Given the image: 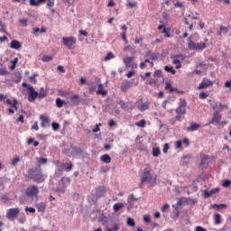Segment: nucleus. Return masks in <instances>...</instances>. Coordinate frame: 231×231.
<instances>
[{"instance_id":"obj_1","label":"nucleus","mask_w":231,"mask_h":231,"mask_svg":"<svg viewBox=\"0 0 231 231\" xmlns=\"http://www.w3.org/2000/svg\"><path fill=\"white\" fill-rule=\"evenodd\" d=\"M141 182L139 183V189H143V184L148 182L150 187H154L156 185V175L152 177L151 173V167L149 165L143 169V172L140 175Z\"/></svg>"},{"instance_id":"obj_2","label":"nucleus","mask_w":231,"mask_h":231,"mask_svg":"<svg viewBox=\"0 0 231 231\" xmlns=\"http://www.w3.org/2000/svg\"><path fill=\"white\" fill-rule=\"evenodd\" d=\"M27 178L32 180L34 183H43L44 174H42V168L41 165H38L36 168H30L27 171Z\"/></svg>"},{"instance_id":"obj_3","label":"nucleus","mask_w":231,"mask_h":231,"mask_svg":"<svg viewBox=\"0 0 231 231\" xmlns=\"http://www.w3.org/2000/svg\"><path fill=\"white\" fill-rule=\"evenodd\" d=\"M22 87L28 88V91H29L28 97H27L28 102H34V100L37 98V97H39V92H37L32 85H29L26 82H23Z\"/></svg>"},{"instance_id":"obj_4","label":"nucleus","mask_w":231,"mask_h":231,"mask_svg":"<svg viewBox=\"0 0 231 231\" xmlns=\"http://www.w3.org/2000/svg\"><path fill=\"white\" fill-rule=\"evenodd\" d=\"M188 48H189V50L203 51V50H205V48H207V43H205V42L196 43V42H192V35H191L189 37Z\"/></svg>"},{"instance_id":"obj_5","label":"nucleus","mask_w":231,"mask_h":231,"mask_svg":"<svg viewBox=\"0 0 231 231\" xmlns=\"http://www.w3.org/2000/svg\"><path fill=\"white\" fill-rule=\"evenodd\" d=\"M63 44L68 48V50H73V44H77V38L70 37H63L62 38Z\"/></svg>"},{"instance_id":"obj_6","label":"nucleus","mask_w":231,"mask_h":231,"mask_svg":"<svg viewBox=\"0 0 231 231\" xmlns=\"http://www.w3.org/2000/svg\"><path fill=\"white\" fill-rule=\"evenodd\" d=\"M221 114H219V110H216L214 113H213V117L212 119L206 124L207 126L208 125H212L214 124H216V125H218L219 122H221Z\"/></svg>"},{"instance_id":"obj_7","label":"nucleus","mask_w":231,"mask_h":231,"mask_svg":"<svg viewBox=\"0 0 231 231\" xmlns=\"http://www.w3.org/2000/svg\"><path fill=\"white\" fill-rule=\"evenodd\" d=\"M25 195L28 198H35L39 195V187L32 185L31 189L25 190Z\"/></svg>"},{"instance_id":"obj_8","label":"nucleus","mask_w":231,"mask_h":231,"mask_svg":"<svg viewBox=\"0 0 231 231\" xmlns=\"http://www.w3.org/2000/svg\"><path fill=\"white\" fill-rule=\"evenodd\" d=\"M121 109H124L125 111L127 110V111H133V109H134V105H133V102L131 101H124V100H120L118 102Z\"/></svg>"},{"instance_id":"obj_9","label":"nucleus","mask_w":231,"mask_h":231,"mask_svg":"<svg viewBox=\"0 0 231 231\" xmlns=\"http://www.w3.org/2000/svg\"><path fill=\"white\" fill-rule=\"evenodd\" d=\"M20 210L19 208H12L10 209H8L7 213H6V217H8L9 219H15L17 217V215L19 214Z\"/></svg>"},{"instance_id":"obj_10","label":"nucleus","mask_w":231,"mask_h":231,"mask_svg":"<svg viewBox=\"0 0 231 231\" xmlns=\"http://www.w3.org/2000/svg\"><path fill=\"white\" fill-rule=\"evenodd\" d=\"M214 86V82L208 79H204L198 87V89H207V88Z\"/></svg>"},{"instance_id":"obj_11","label":"nucleus","mask_w":231,"mask_h":231,"mask_svg":"<svg viewBox=\"0 0 231 231\" xmlns=\"http://www.w3.org/2000/svg\"><path fill=\"white\" fill-rule=\"evenodd\" d=\"M106 192H107V189H106L105 186H98L96 189V198L97 199H98L99 198H102V196H104V194H106Z\"/></svg>"},{"instance_id":"obj_12","label":"nucleus","mask_w":231,"mask_h":231,"mask_svg":"<svg viewBox=\"0 0 231 231\" xmlns=\"http://www.w3.org/2000/svg\"><path fill=\"white\" fill-rule=\"evenodd\" d=\"M217 192H219V188H214L210 190L208 189H205L204 190V198L205 199H208V198H210V196H213V194H216Z\"/></svg>"},{"instance_id":"obj_13","label":"nucleus","mask_w":231,"mask_h":231,"mask_svg":"<svg viewBox=\"0 0 231 231\" xmlns=\"http://www.w3.org/2000/svg\"><path fill=\"white\" fill-rule=\"evenodd\" d=\"M70 149H72V156H82V153L84 152L79 146L70 145Z\"/></svg>"},{"instance_id":"obj_14","label":"nucleus","mask_w":231,"mask_h":231,"mask_svg":"<svg viewBox=\"0 0 231 231\" xmlns=\"http://www.w3.org/2000/svg\"><path fill=\"white\" fill-rule=\"evenodd\" d=\"M40 120H42L41 127H50V117H48L47 116H40Z\"/></svg>"},{"instance_id":"obj_15","label":"nucleus","mask_w":231,"mask_h":231,"mask_svg":"<svg viewBox=\"0 0 231 231\" xmlns=\"http://www.w3.org/2000/svg\"><path fill=\"white\" fill-rule=\"evenodd\" d=\"M10 48L12 50H21V48H23V44L18 40H13L10 43Z\"/></svg>"},{"instance_id":"obj_16","label":"nucleus","mask_w":231,"mask_h":231,"mask_svg":"<svg viewBox=\"0 0 231 231\" xmlns=\"http://www.w3.org/2000/svg\"><path fill=\"white\" fill-rule=\"evenodd\" d=\"M189 124L190 125L187 128L188 133L198 131L201 127V125L198 123H189Z\"/></svg>"},{"instance_id":"obj_17","label":"nucleus","mask_w":231,"mask_h":231,"mask_svg":"<svg viewBox=\"0 0 231 231\" xmlns=\"http://www.w3.org/2000/svg\"><path fill=\"white\" fill-rule=\"evenodd\" d=\"M97 221L98 223H101V225H107V223H109V218L104 214H101L99 215Z\"/></svg>"},{"instance_id":"obj_18","label":"nucleus","mask_w":231,"mask_h":231,"mask_svg":"<svg viewBox=\"0 0 231 231\" xmlns=\"http://www.w3.org/2000/svg\"><path fill=\"white\" fill-rule=\"evenodd\" d=\"M131 84H132L131 81L123 82V84L121 86V91L125 93V91H127V89H129V88H131Z\"/></svg>"},{"instance_id":"obj_19","label":"nucleus","mask_w":231,"mask_h":231,"mask_svg":"<svg viewBox=\"0 0 231 231\" xmlns=\"http://www.w3.org/2000/svg\"><path fill=\"white\" fill-rule=\"evenodd\" d=\"M133 60H134V56L132 57H125L123 59V62L125 64V66L129 67L131 62H133Z\"/></svg>"},{"instance_id":"obj_20","label":"nucleus","mask_w":231,"mask_h":231,"mask_svg":"<svg viewBox=\"0 0 231 231\" xmlns=\"http://www.w3.org/2000/svg\"><path fill=\"white\" fill-rule=\"evenodd\" d=\"M100 160L103 163H111V156L106 153L100 157Z\"/></svg>"},{"instance_id":"obj_21","label":"nucleus","mask_w":231,"mask_h":231,"mask_svg":"<svg viewBox=\"0 0 231 231\" xmlns=\"http://www.w3.org/2000/svg\"><path fill=\"white\" fill-rule=\"evenodd\" d=\"M175 113L177 115H187V109L183 106H178L176 109H175Z\"/></svg>"},{"instance_id":"obj_22","label":"nucleus","mask_w":231,"mask_h":231,"mask_svg":"<svg viewBox=\"0 0 231 231\" xmlns=\"http://www.w3.org/2000/svg\"><path fill=\"white\" fill-rule=\"evenodd\" d=\"M124 208V203L122 202H117L113 206V210L115 212H118L119 210H122V208Z\"/></svg>"},{"instance_id":"obj_23","label":"nucleus","mask_w":231,"mask_h":231,"mask_svg":"<svg viewBox=\"0 0 231 231\" xmlns=\"http://www.w3.org/2000/svg\"><path fill=\"white\" fill-rule=\"evenodd\" d=\"M164 71H167V73H171V75H176V69H174V67L166 65L164 67Z\"/></svg>"},{"instance_id":"obj_24","label":"nucleus","mask_w":231,"mask_h":231,"mask_svg":"<svg viewBox=\"0 0 231 231\" xmlns=\"http://www.w3.org/2000/svg\"><path fill=\"white\" fill-rule=\"evenodd\" d=\"M62 168L66 171V172H69L73 169V163H63Z\"/></svg>"},{"instance_id":"obj_25","label":"nucleus","mask_w":231,"mask_h":231,"mask_svg":"<svg viewBox=\"0 0 231 231\" xmlns=\"http://www.w3.org/2000/svg\"><path fill=\"white\" fill-rule=\"evenodd\" d=\"M211 207L217 210H223V208H226V204H212Z\"/></svg>"},{"instance_id":"obj_26","label":"nucleus","mask_w":231,"mask_h":231,"mask_svg":"<svg viewBox=\"0 0 231 231\" xmlns=\"http://www.w3.org/2000/svg\"><path fill=\"white\" fill-rule=\"evenodd\" d=\"M126 225L128 226H136V222H134V218H133V217H127V219H126Z\"/></svg>"},{"instance_id":"obj_27","label":"nucleus","mask_w":231,"mask_h":231,"mask_svg":"<svg viewBox=\"0 0 231 231\" xmlns=\"http://www.w3.org/2000/svg\"><path fill=\"white\" fill-rule=\"evenodd\" d=\"M214 223L215 225H221V214H215L214 215Z\"/></svg>"},{"instance_id":"obj_28","label":"nucleus","mask_w":231,"mask_h":231,"mask_svg":"<svg viewBox=\"0 0 231 231\" xmlns=\"http://www.w3.org/2000/svg\"><path fill=\"white\" fill-rule=\"evenodd\" d=\"M37 210L38 212H44L46 210V204H44V202H40L37 205Z\"/></svg>"},{"instance_id":"obj_29","label":"nucleus","mask_w":231,"mask_h":231,"mask_svg":"<svg viewBox=\"0 0 231 231\" xmlns=\"http://www.w3.org/2000/svg\"><path fill=\"white\" fill-rule=\"evenodd\" d=\"M162 154V151H160V147L152 148V156L153 158H158Z\"/></svg>"},{"instance_id":"obj_30","label":"nucleus","mask_w":231,"mask_h":231,"mask_svg":"<svg viewBox=\"0 0 231 231\" xmlns=\"http://www.w3.org/2000/svg\"><path fill=\"white\" fill-rule=\"evenodd\" d=\"M5 102H6V104H8L9 106H11V107H15L16 106H17V104H18V101H17V99H14L13 101H12V99H6L5 100Z\"/></svg>"},{"instance_id":"obj_31","label":"nucleus","mask_w":231,"mask_h":231,"mask_svg":"<svg viewBox=\"0 0 231 231\" xmlns=\"http://www.w3.org/2000/svg\"><path fill=\"white\" fill-rule=\"evenodd\" d=\"M5 102H6V104H8L9 106H11V107H15L16 106H17V104H18V101H17V99H14L13 101H12V99H6L5 100Z\"/></svg>"},{"instance_id":"obj_32","label":"nucleus","mask_w":231,"mask_h":231,"mask_svg":"<svg viewBox=\"0 0 231 231\" xmlns=\"http://www.w3.org/2000/svg\"><path fill=\"white\" fill-rule=\"evenodd\" d=\"M48 93L44 90V87L40 88V92L38 93V98H44Z\"/></svg>"},{"instance_id":"obj_33","label":"nucleus","mask_w":231,"mask_h":231,"mask_svg":"<svg viewBox=\"0 0 231 231\" xmlns=\"http://www.w3.org/2000/svg\"><path fill=\"white\" fill-rule=\"evenodd\" d=\"M61 153H62V154H65L66 156H69V157L72 156V152H71V149H70V148H63V149L61 150Z\"/></svg>"},{"instance_id":"obj_34","label":"nucleus","mask_w":231,"mask_h":231,"mask_svg":"<svg viewBox=\"0 0 231 231\" xmlns=\"http://www.w3.org/2000/svg\"><path fill=\"white\" fill-rule=\"evenodd\" d=\"M183 203H189V199H187L185 197L180 198L177 202V207H181V205H183Z\"/></svg>"},{"instance_id":"obj_35","label":"nucleus","mask_w":231,"mask_h":231,"mask_svg":"<svg viewBox=\"0 0 231 231\" xmlns=\"http://www.w3.org/2000/svg\"><path fill=\"white\" fill-rule=\"evenodd\" d=\"M79 98H80V96H79V94H76V95L70 97L71 102H73L77 106H79Z\"/></svg>"},{"instance_id":"obj_36","label":"nucleus","mask_w":231,"mask_h":231,"mask_svg":"<svg viewBox=\"0 0 231 231\" xmlns=\"http://www.w3.org/2000/svg\"><path fill=\"white\" fill-rule=\"evenodd\" d=\"M130 51L132 55H135L136 53V50L129 45L125 47V51Z\"/></svg>"},{"instance_id":"obj_37","label":"nucleus","mask_w":231,"mask_h":231,"mask_svg":"<svg viewBox=\"0 0 231 231\" xmlns=\"http://www.w3.org/2000/svg\"><path fill=\"white\" fill-rule=\"evenodd\" d=\"M66 104V101L60 99V97L56 98V106L57 107H62Z\"/></svg>"},{"instance_id":"obj_38","label":"nucleus","mask_w":231,"mask_h":231,"mask_svg":"<svg viewBox=\"0 0 231 231\" xmlns=\"http://www.w3.org/2000/svg\"><path fill=\"white\" fill-rule=\"evenodd\" d=\"M134 201H138V199L134 197V194L132 193L127 199V203H134Z\"/></svg>"},{"instance_id":"obj_39","label":"nucleus","mask_w":231,"mask_h":231,"mask_svg":"<svg viewBox=\"0 0 231 231\" xmlns=\"http://www.w3.org/2000/svg\"><path fill=\"white\" fill-rule=\"evenodd\" d=\"M112 59H115V54L113 52H108L104 58V60L107 62V60H111Z\"/></svg>"},{"instance_id":"obj_40","label":"nucleus","mask_w":231,"mask_h":231,"mask_svg":"<svg viewBox=\"0 0 231 231\" xmlns=\"http://www.w3.org/2000/svg\"><path fill=\"white\" fill-rule=\"evenodd\" d=\"M139 109L140 111H147V109H149V103L148 102L142 103Z\"/></svg>"},{"instance_id":"obj_41","label":"nucleus","mask_w":231,"mask_h":231,"mask_svg":"<svg viewBox=\"0 0 231 231\" xmlns=\"http://www.w3.org/2000/svg\"><path fill=\"white\" fill-rule=\"evenodd\" d=\"M207 160H208V155H203L199 163L200 167L207 165Z\"/></svg>"},{"instance_id":"obj_42","label":"nucleus","mask_w":231,"mask_h":231,"mask_svg":"<svg viewBox=\"0 0 231 231\" xmlns=\"http://www.w3.org/2000/svg\"><path fill=\"white\" fill-rule=\"evenodd\" d=\"M17 62H19V59L14 58L13 60H11V66L10 69H15V66H17Z\"/></svg>"},{"instance_id":"obj_43","label":"nucleus","mask_w":231,"mask_h":231,"mask_svg":"<svg viewBox=\"0 0 231 231\" xmlns=\"http://www.w3.org/2000/svg\"><path fill=\"white\" fill-rule=\"evenodd\" d=\"M42 62H50L53 60V56L44 55L42 59Z\"/></svg>"},{"instance_id":"obj_44","label":"nucleus","mask_w":231,"mask_h":231,"mask_svg":"<svg viewBox=\"0 0 231 231\" xmlns=\"http://www.w3.org/2000/svg\"><path fill=\"white\" fill-rule=\"evenodd\" d=\"M145 124H147L145 119H142L139 122L135 123V125H137V127H145Z\"/></svg>"},{"instance_id":"obj_45","label":"nucleus","mask_w":231,"mask_h":231,"mask_svg":"<svg viewBox=\"0 0 231 231\" xmlns=\"http://www.w3.org/2000/svg\"><path fill=\"white\" fill-rule=\"evenodd\" d=\"M36 77H39L38 73H34L30 77V80L31 82H32V84H37V79Z\"/></svg>"},{"instance_id":"obj_46","label":"nucleus","mask_w":231,"mask_h":231,"mask_svg":"<svg viewBox=\"0 0 231 231\" xmlns=\"http://www.w3.org/2000/svg\"><path fill=\"white\" fill-rule=\"evenodd\" d=\"M38 163H40V165H44L46 163H48V159L41 157L39 159H37Z\"/></svg>"},{"instance_id":"obj_47","label":"nucleus","mask_w":231,"mask_h":231,"mask_svg":"<svg viewBox=\"0 0 231 231\" xmlns=\"http://www.w3.org/2000/svg\"><path fill=\"white\" fill-rule=\"evenodd\" d=\"M174 6L177 8H181L183 12L185 10V5H183V4L180 2V0H177V2L174 4Z\"/></svg>"},{"instance_id":"obj_48","label":"nucleus","mask_w":231,"mask_h":231,"mask_svg":"<svg viewBox=\"0 0 231 231\" xmlns=\"http://www.w3.org/2000/svg\"><path fill=\"white\" fill-rule=\"evenodd\" d=\"M109 169L110 168L108 166H101L99 169V172H101L102 174H106V172H108Z\"/></svg>"},{"instance_id":"obj_49","label":"nucleus","mask_w":231,"mask_h":231,"mask_svg":"<svg viewBox=\"0 0 231 231\" xmlns=\"http://www.w3.org/2000/svg\"><path fill=\"white\" fill-rule=\"evenodd\" d=\"M51 127L54 131H59L60 125L57 122H52L51 123Z\"/></svg>"},{"instance_id":"obj_50","label":"nucleus","mask_w":231,"mask_h":231,"mask_svg":"<svg viewBox=\"0 0 231 231\" xmlns=\"http://www.w3.org/2000/svg\"><path fill=\"white\" fill-rule=\"evenodd\" d=\"M180 107H187V99L185 98H180Z\"/></svg>"},{"instance_id":"obj_51","label":"nucleus","mask_w":231,"mask_h":231,"mask_svg":"<svg viewBox=\"0 0 231 231\" xmlns=\"http://www.w3.org/2000/svg\"><path fill=\"white\" fill-rule=\"evenodd\" d=\"M217 107H219L220 109H223V104L216 103L215 106H212V109H214L215 111H219V109H217Z\"/></svg>"},{"instance_id":"obj_52","label":"nucleus","mask_w":231,"mask_h":231,"mask_svg":"<svg viewBox=\"0 0 231 231\" xmlns=\"http://www.w3.org/2000/svg\"><path fill=\"white\" fill-rule=\"evenodd\" d=\"M126 32H121V38L123 39V41L125 42V44H128V41H127V36H126Z\"/></svg>"},{"instance_id":"obj_53","label":"nucleus","mask_w":231,"mask_h":231,"mask_svg":"<svg viewBox=\"0 0 231 231\" xmlns=\"http://www.w3.org/2000/svg\"><path fill=\"white\" fill-rule=\"evenodd\" d=\"M97 95H102L103 97H106V95H107V91L102 89V88H98L97 90Z\"/></svg>"},{"instance_id":"obj_54","label":"nucleus","mask_w":231,"mask_h":231,"mask_svg":"<svg viewBox=\"0 0 231 231\" xmlns=\"http://www.w3.org/2000/svg\"><path fill=\"white\" fill-rule=\"evenodd\" d=\"M231 185V180H225L222 183V187H225L226 189L230 187Z\"/></svg>"},{"instance_id":"obj_55","label":"nucleus","mask_w":231,"mask_h":231,"mask_svg":"<svg viewBox=\"0 0 231 231\" xmlns=\"http://www.w3.org/2000/svg\"><path fill=\"white\" fill-rule=\"evenodd\" d=\"M120 230V227L118 226V224H115L114 227L111 229L108 226H106V231H118Z\"/></svg>"},{"instance_id":"obj_56","label":"nucleus","mask_w":231,"mask_h":231,"mask_svg":"<svg viewBox=\"0 0 231 231\" xmlns=\"http://www.w3.org/2000/svg\"><path fill=\"white\" fill-rule=\"evenodd\" d=\"M137 3L134 1H130L127 2L126 6H128V8H134V6H136Z\"/></svg>"},{"instance_id":"obj_57","label":"nucleus","mask_w":231,"mask_h":231,"mask_svg":"<svg viewBox=\"0 0 231 231\" xmlns=\"http://www.w3.org/2000/svg\"><path fill=\"white\" fill-rule=\"evenodd\" d=\"M159 57H160V53L159 52H153V53H152L151 59L152 60H158Z\"/></svg>"},{"instance_id":"obj_58","label":"nucleus","mask_w":231,"mask_h":231,"mask_svg":"<svg viewBox=\"0 0 231 231\" xmlns=\"http://www.w3.org/2000/svg\"><path fill=\"white\" fill-rule=\"evenodd\" d=\"M9 74H10V72H8V70H6V69H5V68L0 69V75L2 77H5V75H9Z\"/></svg>"},{"instance_id":"obj_59","label":"nucleus","mask_w":231,"mask_h":231,"mask_svg":"<svg viewBox=\"0 0 231 231\" xmlns=\"http://www.w3.org/2000/svg\"><path fill=\"white\" fill-rule=\"evenodd\" d=\"M199 98H201L202 100H205V98H207V97H208V93H207V92H200L199 93Z\"/></svg>"},{"instance_id":"obj_60","label":"nucleus","mask_w":231,"mask_h":231,"mask_svg":"<svg viewBox=\"0 0 231 231\" xmlns=\"http://www.w3.org/2000/svg\"><path fill=\"white\" fill-rule=\"evenodd\" d=\"M58 93H59V95H60V97H68V91H66V90H64V89H60V90L58 91Z\"/></svg>"},{"instance_id":"obj_61","label":"nucleus","mask_w":231,"mask_h":231,"mask_svg":"<svg viewBox=\"0 0 231 231\" xmlns=\"http://www.w3.org/2000/svg\"><path fill=\"white\" fill-rule=\"evenodd\" d=\"M162 33H164L165 37L171 38V32H169V29L164 28V29L162 31Z\"/></svg>"},{"instance_id":"obj_62","label":"nucleus","mask_w":231,"mask_h":231,"mask_svg":"<svg viewBox=\"0 0 231 231\" xmlns=\"http://www.w3.org/2000/svg\"><path fill=\"white\" fill-rule=\"evenodd\" d=\"M19 162H21V159H20L19 157H15V158L11 162V163H12V165H13L14 167H15V165H17V163H18Z\"/></svg>"},{"instance_id":"obj_63","label":"nucleus","mask_w":231,"mask_h":231,"mask_svg":"<svg viewBox=\"0 0 231 231\" xmlns=\"http://www.w3.org/2000/svg\"><path fill=\"white\" fill-rule=\"evenodd\" d=\"M223 151H227V154H229V156H231V148H230V146H228L226 144H224Z\"/></svg>"},{"instance_id":"obj_64","label":"nucleus","mask_w":231,"mask_h":231,"mask_svg":"<svg viewBox=\"0 0 231 231\" xmlns=\"http://www.w3.org/2000/svg\"><path fill=\"white\" fill-rule=\"evenodd\" d=\"M153 77H158V78L162 77V69L155 70L153 73Z\"/></svg>"}]
</instances>
